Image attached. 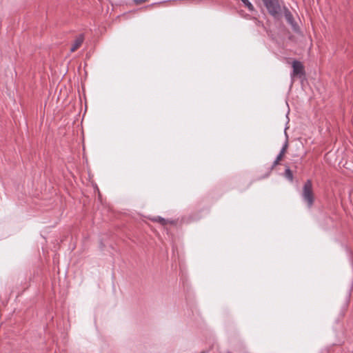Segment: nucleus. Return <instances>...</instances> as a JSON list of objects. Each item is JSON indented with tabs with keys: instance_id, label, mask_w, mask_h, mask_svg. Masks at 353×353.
<instances>
[{
	"instance_id": "nucleus-12",
	"label": "nucleus",
	"mask_w": 353,
	"mask_h": 353,
	"mask_svg": "<svg viewBox=\"0 0 353 353\" xmlns=\"http://www.w3.org/2000/svg\"><path fill=\"white\" fill-rule=\"evenodd\" d=\"M285 16L288 20H290L292 18V14L289 11H288V13L285 14Z\"/></svg>"
},
{
	"instance_id": "nucleus-9",
	"label": "nucleus",
	"mask_w": 353,
	"mask_h": 353,
	"mask_svg": "<svg viewBox=\"0 0 353 353\" xmlns=\"http://www.w3.org/2000/svg\"><path fill=\"white\" fill-rule=\"evenodd\" d=\"M282 159H283L282 157L277 156L276 159L274 161L272 167L274 168V167L276 166L279 163L280 161H281Z\"/></svg>"
},
{
	"instance_id": "nucleus-13",
	"label": "nucleus",
	"mask_w": 353,
	"mask_h": 353,
	"mask_svg": "<svg viewBox=\"0 0 353 353\" xmlns=\"http://www.w3.org/2000/svg\"><path fill=\"white\" fill-rule=\"evenodd\" d=\"M201 353H203V352H201Z\"/></svg>"
},
{
	"instance_id": "nucleus-7",
	"label": "nucleus",
	"mask_w": 353,
	"mask_h": 353,
	"mask_svg": "<svg viewBox=\"0 0 353 353\" xmlns=\"http://www.w3.org/2000/svg\"><path fill=\"white\" fill-rule=\"evenodd\" d=\"M245 6L250 11L254 10L253 5L249 1V0H241Z\"/></svg>"
},
{
	"instance_id": "nucleus-8",
	"label": "nucleus",
	"mask_w": 353,
	"mask_h": 353,
	"mask_svg": "<svg viewBox=\"0 0 353 353\" xmlns=\"http://www.w3.org/2000/svg\"><path fill=\"white\" fill-rule=\"evenodd\" d=\"M288 141H285V143H284V145H283L279 154H278V156L281 157H283L286 150H287V148H288Z\"/></svg>"
},
{
	"instance_id": "nucleus-11",
	"label": "nucleus",
	"mask_w": 353,
	"mask_h": 353,
	"mask_svg": "<svg viewBox=\"0 0 353 353\" xmlns=\"http://www.w3.org/2000/svg\"><path fill=\"white\" fill-rule=\"evenodd\" d=\"M148 0H133V1L137 4V5H139V4H141L143 3H145L146 1H148Z\"/></svg>"
},
{
	"instance_id": "nucleus-2",
	"label": "nucleus",
	"mask_w": 353,
	"mask_h": 353,
	"mask_svg": "<svg viewBox=\"0 0 353 353\" xmlns=\"http://www.w3.org/2000/svg\"><path fill=\"white\" fill-rule=\"evenodd\" d=\"M269 14L276 17L281 11L279 0H262Z\"/></svg>"
},
{
	"instance_id": "nucleus-3",
	"label": "nucleus",
	"mask_w": 353,
	"mask_h": 353,
	"mask_svg": "<svg viewBox=\"0 0 353 353\" xmlns=\"http://www.w3.org/2000/svg\"><path fill=\"white\" fill-rule=\"evenodd\" d=\"M292 77L295 76H303L305 74L304 66L301 61H294L292 62Z\"/></svg>"
},
{
	"instance_id": "nucleus-6",
	"label": "nucleus",
	"mask_w": 353,
	"mask_h": 353,
	"mask_svg": "<svg viewBox=\"0 0 353 353\" xmlns=\"http://www.w3.org/2000/svg\"><path fill=\"white\" fill-rule=\"evenodd\" d=\"M285 176L290 180V181H292L293 180V174L291 171V170L289 168H287L285 170Z\"/></svg>"
},
{
	"instance_id": "nucleus-5",
	"label": "nucleus",
	"mask_w": 353,
	"mask_h": 353,
	"mask_svg": "<svg viewBox=\"0 0 353 353\" xmlns=\"http://www.w3.org/2000/svg\"><path fill=\"white\" fill-rule=\"evenodd\" d=\"M152 221L154 222H158V223H161L162 225H165L168 223H174L173 221L166 220L161 216L154 217L152 219Z\"/></svg>"
},
{
	"instance_id": "nucleus-4",
	"label": "nucleus",
	"mask_w": 353,
	"mask_h": 353,
	"mask_svg": "<svg viewBox=\"0 0 353 353\" xmlns=\"http://www.w3.org/2000/svg\"><path fill=\"white\" fill-rule=\"evenodd\" d=\"M84 41V37L83 34L79 35L74 40V43L72 44L70 52H73L76 51L83 43Z\"/></svg>"
},
{
	"instance_id": "nucleus-10",
	"label": "nucleus",
	"mask_w": 353,
	"mask_h": 353,
	"mask_svg": "<svg viewBox=\"0 0 353 353\" xmlns=\"http://www.w3.org/2000/svg\"><path fill=\"white\" fill-rule=\"evenodd\" d=\"M282 159H283L282 157L277 156L276 159L274 161L272 167L274 168V167L276 166L279 163L280 161H281Z\"/></svg>"
},
{
	"instance_id": "nucleus-1",
	"label": "nucleus",
	"mask_w": 353,
	"mask_h": 353,
	"mask_svg": "<svg viewBox=\"0 0 353 353\" xmlns=\"http://www.w3.org/2000/svg\"><path fill=\"white\" fill-rule=\"evenodd\" d=\"M302 196L303 200L307 202L308 207L311 208L314 200L311 180H307L305 183L303 188Z\"/></svg>"
}]
</instances>
